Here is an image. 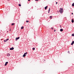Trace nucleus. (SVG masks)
Wrapping results in <instances>:
<instances>
[{"label":"nucleus","instance_id":"f257e3e1","mask_svg":"<svg viewBox=\"0 0 74 74\" xmlns=\"http://www.w3.org/2000/svg\"><path fill=\"white\" fill-rule=\"evenodd\" d=\"M59 12L61 14H62L63 12V10L62 9V8H61L59 10Z\"/></svg>","mask_w":74,"mask_h":74},{"label":"nucleus","instance_id":"f03ea898","mask_svg":"<svg viewBox=\"0 0 74 74\" xmlns=\"http://www.w3.org/2000/svg\"><path fill=\"white\" fill-rule=\"evenodd\" d=\"M14 49V47H12L11 48H10V50H13Z\"/></svg>","mask_w":74,"mask_h":74},{"label":"nucleus","instance_id":"7ed1b4c3","mask_svg":"<svg viewBox=\"0 0 74 74\" xmlns=\"http://www.w3.org/2000/svg\"><path fill=\"white\" fill-rule=\"evenodd\" d=\"M8 63V62H6L5 63V66H6L7 65V64Z\"/></svg>","mask_w":74,"mask_h":74},{"label":"nucleus","instance_id":"20e7f679","mask_svg":"<svg viewBox=\"0 0 74 74\" xmlns=\"http://www.w3.org/2000/svg\"><path fill=\"white\" fill-rule=\"evenodd\" d=\"M20 38V37H18V38H16V40H18Z\"/></svg>","mask_w":74,"mask_h":74},{"label":"nucleus","instance_id":"39448f33","mask_svg":"<svg viewBox=\"0 0 74 74\" xmlns=\"http://www.w3.org/2000/svg\"><path fill=\"white\" fill-rule=\"evenodd\" d=\"M74 43V41H72L71 43V45H73V44Z\"/></svg>","mask_w":74,"mask_h":74},{"label":"nucleus","instance_id":"423d86ee","mask_svg":"<svg viewBox=\"0 0 74 74\" xmlns=\"http://www.w3.org/2000/svg\"><path fill=\"white\" fill-rule=\"evenodd\" d=\"M7 56H10V54L9 53H8L7 54Z\"/></svg>","mask_w":74,"mask_h":74},{"label":"nucleus","instance_id":"0eeeda50","mask_svg":"<svg viewBox=\"0 0 74 74\" xmlns=\"http://www.w3.org/2000/svg\"><path fill=\"white\" fill-rule=\"evenodd\" d=\"M48 8V6H46L45 7V10H47V8Z\"/></svg>","mask_w":74,"mask_h":74},{"label":"nucleus","instance_id":"6e6552de","mask_svg":"<svg viewBox=\"0 0 74 74\" xmlns=\"http://www.w3.org/2000/svg\"><path fill=\"white\" fill-rule=\"evenodd\" d=\"M32 49L33 51H34L35 49V47H33V48H32Z\"/></svg>","mask_w":74,"mask_h":74},{"label":"nucleus","instance_id":"1a4fd4ad","mask_svg":"<svg viewBox=\"0 0 74 74\" xmlns=\"http://www.w3.org/2000/svg\"><path fill=\"white\" fill-rule=\"evenodd\" d=\"M72 23H74V20H73V19H72L71 21Z\"/></svg>","mask_w":74,"mask_h":74},{"label":"nucleus","instance_id":"9d476101","mask_svg":"<svg viewBox=\"0 0 74 74\" xmlns=\"http://www.w3.org/2000/svg\"><path fill=\"white\" fill-rule=\"evenodd\" d=\"M26 56V55L24 54V55L23 56V57H25Z\"/></svg>","mask_w":74,"mask_h":74},{"label":"nucleus","instance_id":"9b49d317","mask_svg":"<svg viewBox=\"0 0 74 74\" xmlns=\"http://www.w3.org/2000/svg\"><path fill=\"white\" fill-rule=\"evenodd\" d=\"M60 32H63V29H60Z\"/></svg>","mask_w":74,"mask_h":74},{"label":"nucleus","instance_id":"f8f14e48","mask_svg":"<svg viewBox=\"0 0 74 74\" xmlns=\"http://www.w3.org/2000/svg\"><path fill=\"white\" fill-rule=\"evenodd\" d=\"M7 41V40H6H6H4V42H6Z\"/></svg>","mask_w":74,"mask_h":74},{"label":"nucleus","instance_id":"ddd939ff","mask_svg":"<svg viewBox=\"0 0 74 74\" xmlns=\"http://www.w3.org/2000/svg\"><path fill=\"white\" fill-rule=\"evenodd\" d=\"M53 17V16H50V18L51 19Z\"/></svg>","mask_w":74,"mask_h":74},{"label":"nucleus","instance_id":"4468645a","mask_svg":"<svg viewBox=\"0 0 74 74\" xmlns=\"http://www.w3.org/2000/svg\"><path fill=\"white\" fill-rule=\"evenodd\" d=\"M72 6H74V3H73L72 4Z\"/></svg>","mask_w":74,"mask_h":74},{"label":"nucleus","instance_id":"2eb2a0df","mask_svg":"<svg viewBox=\"0 0 74 74\" xmlns=\"http://www.w3.org/2000/svg\"><path fill=\"white\" fill-rule=\"evenodd\" d=\"M50 8L49 9V11H48V13H49L50 12Z\"/></svg>","mask_w":74,"mask_h":74},{"label":"nucleus","instance_id":"dca6fc26","mask_svg":"<svg viewBox=\"0 0 74 74\" xmlns=\"http://www.w3.org/2000/svg\"><path fill=\"white\" fill-rule=\"evenodd\" d=\"M14 25V23H12V24H11V25Z\"/></svg>","mask_w":74,"mask_h":74},{"label":"nucleus","instance_id":"f3484780","mask_svg":"<svg viewBox=\"0 0 74 74\" xmlns=\"http://www.w3.org/2000/svg\"><path fill=\"white\" fill-rule=\"evenodd\" d=\"M24 28V27H21V29H23Z\"/></svg>","mask_w":74,"mask_h":74},{"label":"nucleus","instance_id":"a211bd4d","mask_svg":"<svg viewBox=\"0 0 74 74\" xmlns=\"http://www.w3.org/2000/svg\"><path fill=\"white\" fill-rule=\"evenodd\" d=\"M27 54V52H26V53H24V54H25V55Z\"/></svg>","mask_w":74,"mask_h":74},{"label":"nucleus","instance_id":"6ab92c4d","mask_svg":"<svg viewBox=\"0 0 74 74\" xmlns=\"http://www.w3.org/2000/svg\"><path fill=\"white\" fill-rule=\"evenodd\" d=\"M72 36H74V34H72Z\"/></svg>","mask_w":74,"mask_h":74},{"label":"nucleus","instance_id":"aec40b11","mask_svg":"<svg viewBox=\"0 0 74 74\" xmlns=\"http://www.w3.org/2000/svg\"><path fill=\"white\" fill-rule=\"evenodd\" d=\"M18 5L19 6H21V5L20 4H19Z\"/></svg>","mask_w":74,"mask_h":74},{"label":"nucleus","instance_id":"412c9836","mask_svg":"<svg viewBox=\"0 0 74 74\" xmlns=\"http://www.w3.org/2000/svg\"><path fill=\"white\" fill-rule=\"evenodd\" d=\"M28 21H26V22L27 23H28Z\"/></svg>","mask_w":74,"mask_h":74},{"label":"nucleus","instance_id":"4be33fe9","mask_svg":"<svg viewBox=\"0 0 74 74\" xmlns=\"http://www.w3.org/2000/svg\"><path fill=\"white\" fill-rule=\"evenodd\" d=\"M36 1H38L39 0H35Z\"/></svg>","mask_w":74,"mask_h":74},{"label":"nucleus","instance_id":"5701e85b","mask_svg":"<svg viewBox=\"0 0 74 74\" xmlns=\"http://www.w3.org/2000/svg\"><path fill=\"white\" fill-rule=\"evenodd\" d=\"M51 29H53V27H52V28H51Z\"/></svg>","mask_w":74,"mask_h":74},{"label":"nucleus","instance_id":"b1692460","mask_svg":"<svg viewBox=\"0 0 74 74\" xmlns=\"http://www.w3.org/2000/svg\"><path fill=\"white\" fill-rule=\"evenodd\" d=\"M6 40H7V41H8V40H9V39H7Z\"/></svg>","mask_w":74,"mask_h":74},{"label":"nucleus","instance_id":"393cba45","mask_svg":"<svg viewBox=\"0 0 74 74\" xmlns=\"http://www.w3.org/2000/svg\"><path fill=\"white\" fill-rule=\"evenodd\" d=\"M56 4H58V2H56Z\"/></svg>","mask_w":74,"mask_h":74},{"label":"nucleus","instance_id":"a878e982","mask_svg":"<svg viewBox=\"0 0 74 74\" xmlns=\"http://www.w3.org/2000/svg\"><path fill=\"white\" fill-rule=\"evenodd\" d=\"M56 31V30H54V32H55Z\"/></svg>","mask_w":74,"mask_h":74},{"label":"nucleus","instance_id":"bb28decb","mask_svg":"<svg viewBox=\"0 0 74 74\" xmlns=\"http://www.w3.org/2000/svg\"><path fill=\"white\" fill-rule=\"evenodd\" d=\"M31 0H28V1H30Z\"/></svg>","mask_w":74,"mask_h":74},{"label":"nucleus","instance_id":"cd10ccee","mask_svg":"<svg viewBox=\"0 0 74 74\" xmlns=\"http://www.w3.org/2000/svg\"><path fill=\"white\" fill-rule=\"evenodd\" d=\"M60 26L61 28V25H60Z\"/></svg>","mask_w":74,"mask_h":74},{"label":"nucleus","instance_id":"c85d7f7f","mask_svg":"<svg viewBox=\"0 0 74 74\" xmlns=\"http://www.w3.org/2000/svg\"><path fill=\"white\" fill-rule=\"evenodd\" d=\"M73 14V13H72V14Z\"/></svg>","mask_w":74,"mask_h":74},{"label":"nucleus","instance_id":"c756f323","mask_svg":"<svg viewBox=\"0 0 74 74\" xmlns=\"http://www.w3.org/2000/svg\"><path fill=\"white\" fill-rule=\"evenodd\" d=\"M10 1V0H8V1Z\"/></svg>","mask_w":74,"mask_h":74},{"label":"nucleus","instance_id":"7c9ffc66","mask_svg":"<svg viewBox=\"0 0 74 74\" xmlns=\"http://www.w3.org/2000/svg\"><path fill=\"white\" fill-rule=\"evenodd\" d=\"M11 31V29H10V31Z\"/></svg>","mask_w":74,"mask_h":74},{"label":"nucleus","instance_id":"2f4dec72","mask_svg":"<svg viewBox=\"0 0 74 74\" xmlns=\"http://www.w3.org/2000/svg\"><path fill=\"white\" fill-rule=\"evenodd\" d=\"M68 52H69V51Z\"/></svg>","mask_w":74,"mask_h":74}]
</instances>
